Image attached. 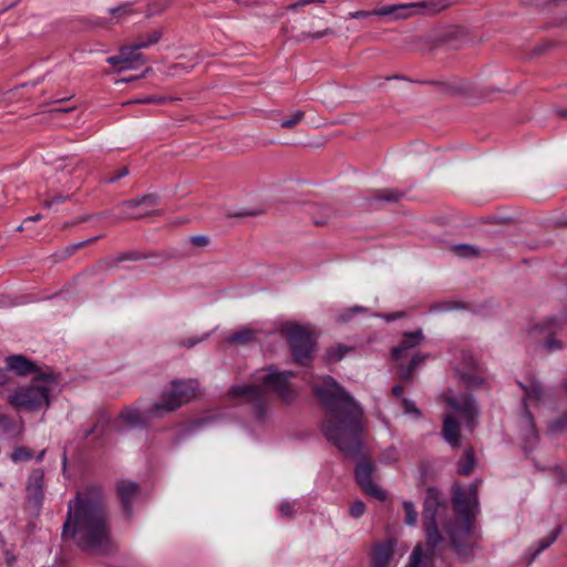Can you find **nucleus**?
<instances>
[{"mask_svg":"<svg viewBox=\"0 0 567 567\" xmlns=\"http://www.w3.org/2000/svg\"><path fill=\"white\" fill-rule=\"evenodd\" d=\"M326 408L322 432L328 441L348 457H357L362 447V408L329 375L313 384Z\"/></svg>","mask_w":567,"mask_h":567,"instance_id":"nucleus-1","label":"nucleus"},{"mask_svg":"<svg viewBox=\"0 0 567 567\" xmlns=\"http://www.w3.org/2000/svg\"><path fill=\"white\" fill-rule=\"evenodd\" d=\"M63 537L72 538L85 551H105L110 540L107 513L102 491L89 486L68 505Z\"/></svg>","mask_w":567,"mask_h":567,"instance_id":"nucleus-2","label":"nucleus"},{"mask_svg":"<svg viewBox=\"0 0 567 567\" xmlns=\"http://www.w3.org/2000/svg\"><path fill=\"white\" fill-rule=\"evenodd\" d=\"M293 377L291 371H279L274 367L257 370L252 374L250 384L234 385L229 389L231 399L251 406L257 421H264L269 405V392H276L286 403L297 398L296 389L289 379Z\"/></svg>","mask_w":567,"mask_h":567,"instance_id":"nucleus-3","label":"nucleus"},{"mask_svg":"<svg viewBox=\"0 0 567 567\" xmlns=\"http://www.w3.org/2000/svg\"><path fill=\"white\" fill-rule=\"evenodd\" d=\"M453 507L457 520L445 525L451 546L461 557L472 555L475 542V516L478 513L477 485L467 488L455 487L453 491Z\"/></svg>","mask_w":567,"mask_h":567,"instance_id":"nucleus-4","label":"nucleus"},{"mask_svg":"<svg viewBox=\"0 0 567 567\" xmlns=\"http://www.w3.org/2000/svg\"><path fill=\"white\" fill-rule=\"evenodd\" d=\"M56 384V377L50 368H47L45 372L34 375L29 385L21 386L9 395L8 401L16 409L25 411L47 409L50 405L51 393Z\"/></svg>","mask_w":567,"mask_h":567,"instance_id":"nucleus-5","label":"nucleus"},{"mask_svg":"<svg viewBox=\"0 0 567 567\" xmlns=\"http://www.w3.org/2000/svg\"><path fill=\"white\" fill-rule=\"evenodd\" d=\"M198 383L196 380H175L162 394V400L153 403L152 415L162 416L172 413L181 405L196 396Z\"/></svg>","mask_w":567,"mask_h":567,"instance_id":"nucleus-6","label":"nucleus"},{"mask_svg":"<svg viewBox=\"0 0 567 567\" xmlns=\"http://www.w3.org/2000/svg\"><path fill=\"white\" fill-rule=\"evenodd\" d=\"M449 6L446 0H425L420 2L385 6L379 9V17L402 20L415 13L435 14Z\"/></svg>","mask_w":567,"mask_h":567,"instance_id":"nucleus-7","label":"nucleus"},{"mask_svg":"<svg viewBox=\"0 0 567 567\" xmlns=\"http://www.w3.org/2000/svg\"><path fill=\"white\" fill-rule=\"evenodd\" d=\"M443 506L442 495L435 487H429L423 504V524L425 539L430 545L441 544L443 536L439 530L436 517Z\"/></svg>","mask_w":567,"mask_h":567,"instance_id":"nucleus-8","label":"nucleus"},{"mask_svg":"<svg viewBox=\"0 0 567 567\" xmlns=\"http://www.w3.org/2000/svg\"><path fill=\"white\" fill-rule=\"evenodd\" d=\"M285 334L291 348L293 360L299 364H307L313 350L311 336L297 323L287 324Z\"/></svg>","mask_w":567,"mask_h":567,"instance_id":"nucleus-9","label":"nucleus"},{"mask_svg":"<svg viewBox=\"0 0 567 567\" xmlns=\"http://www.w3.org/2000/svg\"><path fill=\"white\" fill-rule=\"evenodd\" d=\"M565 322L557 317H548L537 322L529 329V333L537 340L545 341V348L549 351H556L563 348L561 341L555 339V336L563 330Z\"/></svg>","mask_w":567,"mask_h":567,"instance_id":"nucleus-10","label":"nucleus"},{"mask_svg":"<svg viewBox=\"0 0 567 567\" xmlns=\"http://www.w3.org/2000/svg\"><path fill=\"white\" fill-rule=\"evenodd\" d=\"M517 434L520 439L522 447L525 453H529L535 450L539 441V435L535 426L534 417L528 409H523V412L518 417Z\"/></svg>","mask_w":567,"mask_h":567,"instance_id":"nucleus-11","label":"nucleus"},{"mask_svg":"<svg viewBox=\"0 0 567 567\" xmlns=\"http://www.w3.org/2000/svg\"><path fill=\"white\" fill-rule=\"evenodd\" d=\"M153 404L150 406H142V402L138 401L137 404L132 406H126L122 410L118 415V419L131 429L144 427L148 424L151 420L161 419L162 416L152 415Z\"/></svg>","mask_w":567,"mask_h":567,"instance_id":"nucleus-12","label":"nucleus"},{"mask_svg":"<svg viewBox=\"0 0 567 567\" xmlns=\"http://www.w3.org/2000/svg\"><path fill=\"white\" fill-rule=\"evenodd\" d=\"M446 402L453 412L466 423V426L472 430L474 426V420L478 415V408L474 398L470 394L462 395L460 398L446 396Z\"/></svg>","mask_w":567,"mask_h":567,"instance_id":"nucleus-13","label":"nucleus"},{"mask_svg":"<svg viewBox=\"0 0 567 567\" xmlns=\"http://www.w3.org/2000/svg\"><path fill=\"white\" fill-rule=\"evenodd\" d=\"M372 472V464L368 460H361L355 467V480L368 495L379 501H384L386 493L373 482Z\"/></svg>","mask_w":567,"mask_h":567,"instance_id":"nucleus-14","label":"nucleus"},{"mask_svg":"<svg viewBox=\"0 0 567 567\" xmlns=\"http://www.w3.org/2000/svg\"><path fill=\"white\" fill-rule=\"evenodd\" d=\"M396 542L389 538L374 545L371 554L372 567H396L398 559L395 558Z\"/></svg>","mask_w":567,"mask_h":567,"instance_id":"nucleus-15","label":"nucleus"},{"mask_svg":"<svg viewBox=\"0 0 567 567\" xmlns=\"http://www.w3.org/2000/svg\"><path fill=\"white\" fill-rule=\"evenodd\" d=\"M456 363L455 370L461 379L470 385H480L483 383V377L478 372V364L474 355L468 351H463Z\"/></svg>","mask_w":567,"mask_h":567,"instance_id":"nucleus-16","label":"nucleus"},{"mask_svg":"<svg viewBox=\"0 0 567 567\" xmlns=\"http://www.w3.org/2000/svg\"><path fill=\"white\" fill-rule=\"evenodd\" d=\"M439 545H430L427 542L425 544L419 543L413 548L404 567H429L433 561Z\"/></svg>","mask_w":567,"mask_h":567,"instance_id":"nucleus-17","label":"nucleus"},{"mask_svg":"<svg viewBox=\"0 0 567 567\" xmlns=\"http://www.w3.org/2000/svg\"><path fill=\"white\" fill-rule=\"evenodd\" d=\"M425 340L423 331L417 329L413 332H404L400 343L393 348L392 357L395 361H401L410 350L419 347Z\"/></svg>","mask_w":567,"mask_h":567,"instance_id":"nucleus-18","label":"nucleus"},{"mask_svg":"<svg viewBox=\"0 0 567 567\" xmlns=\"http://www.w3.org/2000/svg\"><path fill=\"white\" fill-rule=\"evenodd\" d=\"M140 486L132 481H121L117 484V495L122 504V508L127 517L133 514V502L138 497Z\"/></svg>","mask_w":567,"mask_h":567,"instance_id":"nucleus-19","label":"nucleus"},{"mask_svg":"<svg viewBox=\"0 0 567 567\" xmlns=\"http://www.w3.org/2000/svg\"><path fill=\"white\" fill-rule=\"evenodd\" d=\"M7 368L14 372L17 375L24 377L32 374L33 377L38 373L45 372L40 370L34 362L29 360L22 354H13L6 358Z\"/></svg>","mask_w":567,"mask_h":567,"instance_id":"nucleus-20","label":"nucleus"},{"mask_svg":"<svg viewBox=\"0 0 567 567\" xmlns=\"http://www.w3.org/2000/svg\"><path fill=\"white\" fill-rule=\"evenodd\" d=\"M525 395L523 399V406L527 409V403H539L545 395V389L542 383L535 378L528 379L526 382L518 383Z\"/></svg>","mask_w":567,"mask_h":567,"instance_id":"nucleus-21","label":"nucleus"},{"mask_svg":"<svg viewBox=\"0 0 567 567\" xmlns=\"http://www.w3.org/2000/svg\"><path fill=\"white\" fill-rule=\"evenodd\" d=\"M43 478L44 473L42 470L37 468L33 470L29 476L27 491L30 498H32L35 504H41L43 498Z\"/></svg>","mask_w":567,"mask_h":567,"instance_id":"nucleus-22","label":"nucleus"},{"mask_svg":"<svg viewBox=\"0 0 567 567\" xmlns=\"http://www.w3.org/2000/svg\"><path fill=\"white\" fill-rule=\"evenodd\" d=\"M23 432V422L7 414H0V436L17 439Z\"/></svg>","mask_w":567,"mask_h":567,"instance_id":"nucleus-23","label":"nucleus"},{"mask_svg":"<svg viewBox=\"0 0 567 567\" xmlns=\"http://www.w3.org/2000/svg\"><path fill=\"white\" fill-rule=\"evenodd\" d=\"M561 529L557 527L553 529L545 538L539 539L535 546H530L525 551L527 564L529 565L542 551L547 549L558 537Z\"/></svg>","mask_w":567,"mask_h":567,"instance_id":"nucleus-24","label":"nucleus"},{"mask_svg":"<svg viewBox=\"0 0 567 567\" xmlns=\"http://www.w3.org/2000/svg\"><path fill=\"white\" fill-rule=\"evenodd\" d=\"M442 435L453 447L460 444V425L453 415L447 414L443 420Z\"/></svg>","mask_w":567,"mask_h":567,"instance_id":"nucleus-25","label":"nucleus"},{"mask_svg":"<svg viewBox=\"0 0 567 567\" xmlns=\"http://www.w3.org/2000/svg\"><path fill=\"white\" fill-rule=\"evenodd\" d=\"M134 44L122 48V53H125L123 59V65L118 66V72L125 70H135L145 63L144 56L137 52Z\"/></svg>","mask_w":567,"mask_h":567,"instance_id":"nucleus-26","label":"nucleus"},{"mask_svg":"<svg viewBox=\"0 0 567 567\" xmlns=\"http://www.w3.org/2000/svg\"><path fill=\"white\" fill-rule=\"evenodd\" d=\"M158 198L156 195L147 194L143 195L141 197H136L130 200H125L122 203L123 206L135 209L142 206H145L146 208H153L157 205Z\"/></svg>","mask_w":567,"mask_h":567,"instance_id":"nucleus-27","label":"nucleus"},{"mask_svg":"<svg viewBox=\"0 0 567 567\" xmlns=\"http://www.w3.org/2000/svg\"><path fill=\"white\" fill-rule=\"evenodd\" d=\"M162 38L161 30H154L145 35L138 37V39L133 43L134 48L137 50L146 49L159 41Z\"/></svg>","mask_w":567,"mask_h":567,"instance_id":"nucleus-28","label":"nucleus"},{"mask_svg":"<svg viewBox=\"0 0 567 567\" xmlns=\"http://www.w3.org/2000/svg\"><path fill=\"white\" fill-rule=\"evenodd\" d=\"M425 355L416 352L413 354L411 361L406 367L400 364L401 378L403 380H410L414 373V370L425 360Z\"/></svg>","mask_w":567,"mask_h":567,"instance_id":"nucleus-29","label":"nucleus"},{"mask_svg":"<svg viewBox=\"0 0 567 567\" xmlns=\"http://www.w3.org/2000/svg\"><path fill=\"white\" fill-rule=\"evenodd\" d=\"M254 338V331L250 328H241L238 331L227 336L226 341L228 343L246 344Z\"/></svg>","mask_w":567,"mask_h":567,"instance_id":"nucleus-30","label":"nucleus"},{"mask_svg":"<svg viewBox=\"0 0 567 567\" xmlns=\"http://www.w3.org/2000/svg\"><path fill=\"white\" fill-rule=\"evenodd\" d=\"M475 465L474 452L473 450H466L464 453V457L458 462L457 472L462 475H468Z\"/></svg>","mask_w":567,"mask_h":567,"instance_id":"nucleus-31","label":"nucleus"},{"mask_svg":"<svg viewBox=\"0 0 567 567\" xmlns=\"http://www.w3.org/2000/svg\"><path fill=\"white\" fill-rule=\"evenodd\" d=\"M565 431H567V411L557 419L550 421L547 426V433L551 435L560 434Z\"/></svg>","mask_w":567,"mask_h":567,"instance_id":"nucleus-32","label":"nucleus"},{"mask_svg":"<svg viewBox=\"0 0 567 567\" xmlns=\"http://www.w3.org/2000/svg\"><path fill=\"white\" fill-rule=\"evenodd\" d=\"M403 508L405 511L404 523L409 526H415L419 514L414 507V504L411 501H404Z\"/></svg>","mask_w":567,"mask_h":567,"instance_id":"nucleus-33","label":"nucleus"},{"mask_svg":"<svg viewBox=\"0 0 567 567\" xmlns=\"http://www.w3.org/2000/svg\"><path fill=\"white\" fill-rule=\"evenodd\" d=\"M33 456L32 451L25 446H18L11 454V460L14 463L25 462L31 460Z\"/></svg>","mask_w":567,"mask_h":567,"instance_id":"nucleus-34","label":"nucleus"},{"mask_svg":"<svg viewBox=\"0 0 567 567\" xmlns=\"http://www.w3.org/2000/svg\"><path fill=\"white\" fill-rule=\"evenodd\" d=\"M305 117V113L302 111H296L291 116L284 118L280 121V126L282 128H291L299 124Z\"/></svg>","mask_w":567,"mask_h":567,"instance_id":"nucleus-35","label":"nucleus"},{"mask_svg":"<svg viewBox=\"0 0 567 567\" xmlns=\"http://www.w3.org/2000/svg\"><path fill=\"white\" fill-rule=\"evenodd\" d=\"M401 197V193L394 189H381L377 192V199L382 202H396Z\"/></svg>","mask_w":567,"mask_h":567,"instance_id":"nucleus-36","label":"nucleus"},{"mask_svg":"<svg viewBox=\"0 0 567 567\" xmlns=\"http://www.w3.org/2000/svg\"><path fill=\"white\" fill-rule=\"evenodd\" d=\"M452 249L460 257H472L478 255V250L472 245H456L453 246Z\"/></svg>","mask_w":567,"mask_h":567,"instance_id":"nucleus-37","label":"nucleus"},{"mask_svg":"<svg viewBox=\"0 0 567 567\" xmlns=\"http://www.w3.org/2000/svg\"><path fill=\"white\" fill-rule=\"evenodd\" d=\"M132 12V4L125 3L116 8L110 9V14L120 21L123 17L128 16Z\"/></svg>","mask_w":567,"mask_h":567,"instance_id":"nucleus-38","label":"nucleus"},{"mask_svg":"<svg viewBox=\"0 0 567 567\" xmlns=\"http://www.w3.org/2000/svg\"><path fill=\"white\" fill-rule=\"evenodd\" d=\"M346 352H347V349L343 347L329 349L327 352V360L329 362L340 361L344 357Z\"/></svg>","mask_w":567,"mask_h":567,"instance_id":"nucleus-39","label":"nucleus"},{"mask_svg":"<svg viewBox=\"0 0 567 567\" xmlns=\"http://www.w3.org/2000/svg\"><path fill=\"white\" fill-rule=\"evenodd\" d=\"M365 512V505L361 501H355L349 508V514L353 518H360Z\"/></svg>","mask_w":567,"mask_h":567,"instance_id":"nucleus-40","label":"nucleus"},{"mask_svg":"<svg viewBox=\"0 0 567 567\" xmlns=\"http://www.w3.org/2000/svg\"><path fill=\"white\" fill-rule=\"evenodd\" d=\"M402 406L404 409V413L405 414H412L414 415L415 417H419L421 415V412L420 410L415 406L414 402L406 399V398H403L402 399Z\"/></svg>","mask_w":567,"mask_h":567,"instance_id":"nucleus-41","label":"nucleus"},{"mask_svg":"<svg viewBox=\"0 0 567 567\" xmlns=\"http://www.w3.org/2000/svg\"><path fill=\"white\" fill-rule=\"evenodd\" d=\"M379 9L372 11L359 10L350 12L349 16L351 19H365L373 16H379Z\"/></svg>","mask_w":567,"mask_h":567,"instance_id":"nucleus-42","label":"nucleus"},{"mask_svg":"<svg viewBox=\"0 0 567 567\" xmlns=\"http://www.w3.org/2000/svg\"><path fill=\"white\" fill-rule=\"evenodd\" d=\"M279 511H280L281 517H291L295 513L293 504H291L290 502H282L279 505Z\"/></svg>","mask_w":567,"mask_h":567,"instance_id":"nucleus-43","label":"nucleus"},{"mask_svg":"<svg viewBox=\"0 0 567 567\" xmlns=\"http://www.w3.org/2000/svg\"><path fill=\"white\" fill-rule=\"evenodd\" d=\"M138 259V255L136 252H123L112 258L111 261L114 264L124 261V260H136Z\"/></svg>","mask_w":567,"mask_h":567,"instance_id":"nucleus-44","label":"nucleus"},{"mask_svg":"<svg viewBox=\"0 0 567 567\" xmlns=\"http://www.w3.org/2000/svg\"><path fill=\"white\" fill-rule=\"evenodd\" d=\"M382 460L386 463H392L398 460V451L395 447L391 446L383 453Z\"/></svg>","mask_w":567,"mask_h":567,"instance_id":"nucleus-45","label":"nucleus"},{"mask_svg":"<svg viewBox=\"0 0 567 567\" xmlns=\"http://www.w3.org/2000/svg\"><path fill=\"white\" fill-rule=\"evenodd\" d=\"M124 55H125V53H122V49H121L118 54L107 58L106 61H107V63H110L111 65L115 66L118 70V66L123 65Z\"/></svg>","mask_w":567,"mask_h":567,"instance_id":"nucleus-46","label":"nucleus"},{"mask_svg":"<svg viewBox=\"0 0 567 567\" xmlns=\"http://www.w3.org/2000/svg\"><path fill=\"white\" fill-rule=\"evenodd\" d=\"M190 243L195 246H206L208 244V237L204 235L192 236Z\"/></svg>","mask_w":567,"mask_h":567,"instance_id":"nucleus-47","label":"nucleus"},{"mask_svg":"<svg viewBox=\"0 0 567 567\" xmlns=\"http://www.w3.org/2000/svg\"><path fill=\"white\" fill-rule=\"evenodd\" d=\"M323 2V0H299L295 3H292L291 6H289V9L290 10H297L298 8L300 7H305V6H308L310 3H321Z\"/></svg>","mask_w":567,"mask_h":567,"instance_id":"nucleus-48","label":"nucleus"},{"mask_svg":"<svg viewBox=\"0 0 567 567\" xmlns=\"http://www.w3.org/2000/svg\"><path fill=\"white\" fill-rule=\"evenodd\" d=\"M128 175V169L126 167H122L114 176L106 179V183L112 184L117 182L120 178Z\"/></svg>","mask_w":567,"mask_h":567,"instance_id":"nucleus-49","label":"nucleus"},{"mask_svg":"<svg viewBox=\"0 0 567 567\" xmlns=\"http://www.w3.org/2000/svg\"><path fill=\"white\" fill-rule=\"evenodd\" d=\"M169 0H163V3L157 6L155 2L150 6V14H155L163 11L168 6Z\"/></svg>","mask_w":567,"mask_h":567,"instance_id":"nucleus-50","label":"nucleus"},{"mask_svg":"<svg viewBox=\"0 0 567 567\" xmlns=\"http://www.w3.org/2000/svg\"><path fill=\"white\" fill-rule=\"evenodd\" d=\"M205 338H197V337H194V338H189L187 340H183L179 342L181 346L183 347H187V348H192L194 346H196L197 343L202 342Z\"/></svg>","mask_w":567,"mask_h":567,"instance_id":"nucleus-51","label":"nucleus"},{"mask_svg":"<svg viewBox=\"0 0 567 567\" xmlns=\"http://www.w3.org/2000/svg\"><path fill=\"white\" fill-rule=\"evenodd\" d=\"M68 199L66 196H62V195H59V196H55L52 200H47L44 203V206L50 208L53 204H60V203H63Z\"/></svg>","mask_w":567,"mask_h":567,"instance_id":"nucleus-52","label":"nucleus"},{"mask_svg":"<svg viewBox=\"0 0 567 567\" xmlns=\"http://www.w3.org/2000/svg\"><path fill=\"white\" fill-rule=\"evenodd\" d=\"M152 212L153 210H151V209H146V210L137 213V214H125L124 217L128 218V219H140V218H143V217L147 216Z\"/></svg>","mask_w":567,"mask_h":567,"instance_id":"nucleus-53","label":"nucleus"},{"mask_svg":"<svg viewBox=\"0 0 567 567\" xmlns=\"http://www.w3.org/2000/svg\"><path fill=\"white\" fill-rule=\"evenodd\" d=\"M165 101L164 97H155V96H148L146 99H143V100H138L137 102L140 103H157V104H161Z\"/></svg>","mask_w":567,"mask_h":567,"instance_id":"nucleus-54","label":"nucleus"},{"mask_svg":"<svg viewBox=\"0 0 567 567\" xmlns=\"http://www.w3.org/2000/svg\"><path fill=\"white\" fill-rule=\"evenodd\" d=\"M554 471L557 475L558 482L567 481V472H564L560 467H555Z\"/></svg>","mask_w":567,"mask_h":567,"instance_id":"nucleus-55","label":"nucleus"},{"mask_svg":"<svg viewBox=\"0 0 567 567\" xmlns=\"http://www.w3.org/2000/svg\"><path fill=\"white\" fill-rule=\"evenodd\" d=\"M402 317V313L401 312H394V313H390V315H385L383 316V318L386 320V321H393V320H396L399 318Z\"/></svg>","mask_w":567,"mask_h":567,"instance_id":"nucleus-56","label":"nucleus"},{"mask_svg":"<svg viewBox=\"0 0 567 567\" xmlns=\"http://www.w3.org/2000/svg\"><path fill=\"white\" fill-rule=\"evenodd\" d=\"M392 393H393V395L400 398L403 393V388L401 385H395L392 389Z\"/></svg>","mask_w":567,"mask_h":567,"instance_id":"nucleus-57","label":"nucleus"},{"mask_svg":"<svg viewBox=\"0 0 567 567\" xmlns=\"http://www.w3.org/2000/svg\"><path fill=\"white\" fill-rule=\"evenodd\" d=\"M42 218V216L40 214L35 215V216H32V217H29L27 218L23 224H28V223H31V221H38Z\"/></svg>","mask_w":567,"mask_h":567,"instance_id":"nucleus-58","label":"nucleus"},{"mask_svg":"<svg viewBox=\"0 0 567 567\" xmlns=\"http://www.w3.org/2000/svg\"><path fill=\"white\" fill-rule=\"evenodd\" d=\"M97 238H99V237H94V238L87 239L86 241L79 243V244H76V245L74 246V249H78V248H80V247H83V246H84L85 244H87V243H93V241H95Z\"/></svg>","mask_w":567,"mask_h":567,"instance_id":"nucleus-59","label":"nucleus"},{"mask_svg":"<svg viewBox=\"0 0 567 567\" xmlns=\"http://www.w3.org/2000/svg\"><path fill=\"white\" fill-rule=\"evenodd\" d=\"M6 381H7V375H6L4 371L2 369H0V384L6 383Z\"/></svg>","mask_w":567,"mask_h":567,"instance_id":"nucleus-60","label":"nucleus"},{"mask_svg":"<svg viewBox=\"0 0 567 567\" xmlns=\"http://www.w3.org/2000/svg\"><path fill=\"white\" fill-rule=\"evenodd\" d=\"M327 33H328V30L322 31V32H317V33H315V34L312 35V38H315V39H319V38H321V37L326 35Z\"/></svg>","mask_w":567,"mask_h":567,"instance_id":"nucleus-61","label":"nucleus"},{"mask_svg":"<svg viewBox=\"0 0 567 567\" xmlns=\"http://www.w3.org/2000/svg\"><path fill=\"white\" fill-rule=\"evenodd\" d=\"M45 454V450H42L38 455H37V461L38 462H41L43 460V456Z\"/></svg>","mask_w":567,"mask_h":567,"instance_id":"nucleus-62","label":"nucleus"},{"mask_svg":"<svg viewBox=\"0 0 567 567\" xmlns=\"http://www.w3.org/2000/svg\"><path fill=\"white\" fill-rule=\"evenodd\" d=\"M362 310H363V308H361V307H353L351 309V312H357V311H362Z\"/></svg>","mask_w":567,"mask_h":567,"instance_id":"nucleus-63","label":"nucleus"},{"mask_svg":"<svg viewBox=\"0 0 567 567\" xmlns=\"http://www.w3.org/2000/svg\"><path fill=\"white\" fill-rule=\"evenodd\" d=\"M559 115H560L561 117H567V111H560V112H559Z\"/></svg>","mask_w":567,"mask_h":567,"instance_id":"nucleus-64","label":"nucleus"}]
</instances>
